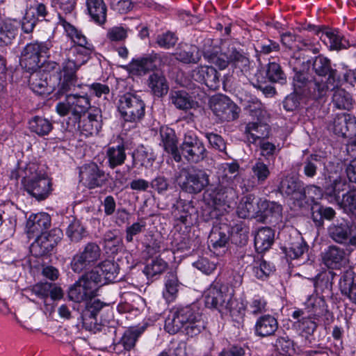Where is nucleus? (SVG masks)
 <instances>
[{"label": "nucleus", "mask_w": 356, "mask_h": 356, "mask_svg": "<svg viewBox=\"0 0 356 356\" xmlns=\"http://www.w3.org/2000/svg\"><path fill=\"white\" fill-rule=\"evenodd\" d=\"M273 271V266L262 259L254 260L252 267L254 275L261 280H264Z\"/></svg>", "instance_id": "nucleus-56"}, {"label": "nucleus", "mask_w": 356, "mask_h": 356, "mask_svg": "<svg viewBox=\"0 0 356 356\" xmlns=\"http://www.w3.org/2000/svg\"><path fill=\"white\" fill-rule=\"evenodd\" d=\"M104 280L107 282H115L119 274L118 265L113 261L106 260L99 265Z\"/></svg>", "instance_id": "nucleus-49"}, {"label": "nucleus", "mask_w": 356, "mask_h": 356, "mask_svg": "<svg viewBox=\"0 0 356 356\" xmlns=\"http://www.w3.org/2000/svg\"><path fill=\"white\" fill-rule=\"evenodd\" d=\"M51 47L50 40L26 44L21 54L20 65L28 71H35L40 67L41 58L49 57Z\"/></svg>", "instance_id": "nucleus-10"}, {"label": "nucleus", "mask_w": 356, "mask_h": 356, "mask_svg": "<svg viewBox=\"0 0 356 356\" xmlns=\"http://www.w3.org/2000/svg\"><path fill=\"white\" fill-rule=\"evenodd\" d=\"M203 56L208 62L215 64L220 69H225L230 63L225 51L218 54L216 51L205 50Z\"/></svg>", "instance_id": "nucleus-55"}, {"label": "nucleus", "mask_w": 356, "mask_h": 356, "mask_svg": "<svg viewBox=\"0 0 356 356\" xmlns=\"http://www.w3.org/2000/svg\"><path fill=\"white\" fill-rule=\"evenodd\" d=\"M177 36L170 31L159 34L156 38V43L161 48L170 49L173 47L177 42Z\"/></svg>", "instance_id": "nucleus-63"}, {"label": "nucleus", "mask_w": 356, "mask_h": 356, "mask_svg": "<svg viewBox=\"0 0 356 356\" xmlns=\"http://www.w3.org/2000/svg\"><path fill=\"white\" fill-rule=\"evenodd\" d=\"M88 14L92 21L99 25L106 21L107 7L104 0H86Z\"/></svg>", "instance_id": "nucleus-27"}, {"label": "nucleus", "mask_w": 356, "mask_h": 356, "mask_svg": "<svg viewBox=\"0 0 356 356\" xmlns=\"http://www.w3.org/2000/svg\"><path fill=\"white\" fill-rule=\"evenodd\" d=\"M22 184L24 190L38 200L46 199L51 191V182L44 174L38 173L35 165L29 166L24 171Z\"/></svg>", "instance_id": "nucleus-7"}, {"label": "nucleus", "mask_w": 356, "mask_h": 356, "mask_svg": "<svg viewBox=\"0 0 356 356\" xmlns=\"http://www.w3.org/2000/svg\"><path fill=\"white\" fill-rule=\"evenodd\" d=\"M252 172L259 184L264 183L270 173L268 165L264 163L261 159H257L252 165Z\"/></svg>", "instance_id": "nucleus-57"}, {"label": "nucleus", "mask_w": 356, "mask_h": 356, "mask_svg": "<svg viewBox=\"0 0 356 356\" xmlns=\"http://www.w3.org/2000/svg\"><path fill=\"white\" fill-rule=\"evenodd\" d=\"M105 305L99 300L87 303L86 310L82 314L83 327L90 332L97 333L102 331V325L97 323V315Z\"/></svg>", "instance_id": "nucleus-18"}, {"label": "nucleus", "mask_w": 356, "mask_h": 356, "mask_svg": "<svg viewBox=\"0 0 356 356\" xmlns=\"http://www.w3.org/2000/svg\"><path fill=\"white\" fill-rule=\"evenodd\" d=\"M145 326L139 327H131L126 330L121 338L120 343L122 344L125 350H129L132 349L136 344V341L144 332Z\"/></svg>", "instance_id": "nucleus-46"}, {"label": "nucleus", "mask_w": 356, "mask_h": 356, "mask_svg": "<svg viewBox=\"0 0 356 356\" xmlns=\"http://www.w3.org/2000/svg\"><path fill=\"white\" fill-rule=\"evenodd\" d=\"M80 181L89 188L101 186L104 180V172L97 164L91 163L84 165L79 170Z\"/></svg>", "instance_id": "nucleus-19"}, {"label": "nucleus", "mask_w": 356, "mask_h": 356, "mask_svg": "<svg viewBox=\"0 0 356 356\" xmlns=\"http://www.w3.org/2000/svg\"><path fill=\"white\" fill-rule=\"evenodd\" d=\"M66 234L70 241L78 242L86 236V231L80 220L73 218L66 229Z\"/></svg>", "instance_id": "nucleus-48"}, {"label": "nucleus", "mask_w": 356, "mask_h": 356, "mask_svg": "<svg viewBox=\"0 0 356 356\" xmlns=\"http://www.w3.org/2000/svg\"><path fill=\"white\" fill-rule=\"evenodd\" d=\"M175 58L184 63H197L201 58L198 48L189 44H181L175 54Z\"/></svg>", "instance_id": "nucleus-31"}, {"label": "nucleus", "mask_w": 356, "mask_h": 356, "mask_svg": "<svg viewBox=\"0 0 356 356\" xmlns=\"http://www.w3.org/2000/svg\"><path fill=\"white\" fill-rule=\"evenodd\" d=\"M306 309H296L291 316L297 320L296 325L301 331L302 335L311 336L317 327L316 320L325 315L327 306L324 299L321 297L311 296L305 302Z\"/></svg>", "instance_id": "nucleus-4"}, {"label": "nucleus", "mask_w": 356, "mask_h": 356, "mask_svg": "<svg viewBox=\"0 0 356 356\" xmlns=\"http://www.w3.org/2000/svg\"><path fill=\"white\" fill-rule=\"evenodd\" d=\"M322 262L330 269H341L345 267L348 259L343 249L332 245L322 253Z\"/></svg>", "instance_id": "nucleus-20"}, {"label": "nucleus", "mask_w": 356, "mask_h": 356, "mask_svg": "<svg viewBox=\"0 0 356 356\" xmlns=\"http://www.w3.org/2000/svg\"><path fill=\"white\" fill-rule=\"evenodd\" d=\"M18 33V22L6 20L0 23V41L3 44H10Z\"/></svg>", "instance_id": "nucleus-39"}, {"label": "nucleus", "mask_w": 356, "mask_h": 356, "mask_svg": "<svg viewBox=\"0 0 356 356\" xmlns=\"http://www.w3.org/2000/svg\"><path fill=\"white\" fill-rule=\"evenodd\" d=\"M319 161L316 155H311L307 157L302 163L304 175L308 178H314L317 173V164Z\"/></svg>", "instance_id": "nucleus-61"}, {"label": "nucleus", "mask_w": 356, "mask_h": 356, "mask_svg": "<svg viewBox=\"0 0 356 356\" xmlns=\"http://www.w3.org/2000/svg\"><path fill=\"white\" fill-rule=\"evenodd\" d=\"M220 312L222 315H229L232 319L237 323H241L243 321L245 311V305L241 301H239L233 298V294L231 296V300H228Z\"/></svg>", "instance_id": "nucleus-28"}, {"label": "nucleus", "mask_w": 356, "mask_h": 356, "mask_svg": "<svg viewBox=\"0 0 356 356\" xmlns=\"http://www.w3.org/2000/svg\"><path fill=\"white\" fill-rule=\"evenodd\" d=\"M336 215L335 211L330 207L319 206L316 209H312V218L318 225L323 223V220H331Z\"/></svg>", "instance_id": "nucleus-52"}, {"label": "nucleus", "mask_w": 356, "mask_h": 356, "mask_svg": "<svg viewBox=\"0 0 356 356\" xmlns=\"http://www.w3.org/2000/svg\"><path fill=\"white\" fill-rule=\"evenodd\" d=\"M308 245L303 238L298 235L291 239L288 247L284 250L286 255L291 259H298L308 250Z\"/></svg>", "instance_id": "nucleus-37"}, {"label": "nucleus", "mask_w": 356, "mask_h": 356, "mask_svg": "<svg viewBox=\"0 0 356 356\" xmlns=\"http://www.w3.org/2000/svg\"><path fill=\"white\" fill-rule=\"evenodd\" d=\"M229 240V227L224 225L222 226H215L211 229L208 238L209 247L214 252L222 249V252L228 244Z\"/></svg>", "instance_id": "nucleus-22"}, {"label": "nucleus", "mask_w": 356, "mask_h": 356, "mask_svg": "<svg viewBox=\"0 0 356 356\" xmlns=\"http://www.w3.org/2000/svg\"><path fill=\"white\" fill-rule=\"evenodd\" d=\"M118 110L124 121L137 122L145 115V104L140 96L127 92L120 97Z\"/></svg>", "instance_id": "nucleus-9"}, {"label": "nucleus", "mask_w": 356, "mask_h": 356, "mask_svg": "<svg viewBox=\"0 0 356 356\" xmlns=\"http://www.w3.org/2000/svg\"><path fill=\"white\" fill-rule=\"evenodd\" d=\"M106 157L108 165L111 168L122 165L127 157L124 147L117 145L108 147L106 151Z\"/></svg>", "instance_id": "nucleus-41"}, {"label": "nucleus", "mask_w": 356, "mask_h": 356, "mask_svg": "<svg viewBox=\"0 0 356 356\" xmlns=\"http://www.w3.org/2000/svg\"><path fill=\"white\" fill-rule=\"evenodd\" d=\"M102 283V277L98 271L92 270L81 275L71 286L68 291L69 298L76 302H87L98 296Z\"/></svg>", "instance_id": "nucleus-5"}, {"label": "nucleus", "mask_w": 356, "mask_h": 356, "mask_svg": "<svg viewBox=\"0 0 356 356\" xmlns=\"http://www.w3.org/2000/svg\"><path fill=\"white\" fill-rule=\"evenodd\" d=\"M127 38V30L122 26H113L108 29L106 38L110 42H122Z\"/></svg>", "instance_id": "nucleus-64"}, {"label": "nucleus", "mask_w": 356, "mask_h": 356, "mask_svg": "<svg viewBox=\"0 0 356 356\" xmlns=\"http://www.w3.org/2000/svg\"><path fill=\"white\" fill-rule=\"evenodd\" d=\"M101 255L99 246L96 243L90 242L81 252L73 257L70 263L71 268L74 273H79L93 266L99 260Z\"/></svg>", "instance_id": "nucleus-11"}, {"label": "nucleus", "mask_w": 356, "mask_h": 356, "mask_svg": "<svg viewBox=\"0 0 356 356\" xmlns=\"http://www.w3.org/2000/svg\"><path fill=\"white\" fill-rule=\"evenodd\" d=\"M238 170L239 165L236 163H225L218 167V184L212 189L216 204H226L230 207L235 202L237 194L232 184L238 179Z\"/></svg>", "instance_id": "nucleus-3"}, {"label": "nucleus", "mask_w": 356, "mask_h": 356, "mask_svg": "<svg viewBox=\"0 0 356 356\" xmlns=\"http://www.w3.org/2000/svg\"><path fill=\"white\" fill-rule=\"evenodd\" d=\"M50 291L51 283L41 282L33 285L30 289H28L26 292L30 293L31 295H35L36 297L44 300V302L46 304V300L49 296Z\"/></svg>", "instance_id": "nucleus-60"}, {"label": "nucleus", "mask_w": 356, "mask_h": 356, "mask_svg": "<svg viewBox=\"0 0 356 356\" xmlns=\"http://www.w3.org/2000/svg\"><path fill=\"white\" fill-rule=\"evenodd\" d=\"M275 347L280 354L292 355L295 353L294 343L289 337H280L275 341Z\"/></svg>", "instance_id": "nucleus-59"}, {"label": "nucleus", "mask_w": 356, "mask_h": 356, "mask_svg": "<svg viewBox=\"0 0 356 356\" xmlns=\"http://www.w3.org/2000/svg\"><path fill=\"white\" fill-rule=\"evenodd\" d=\"M181 156L188 162L198 163L206 157L207 150L203 143L193 134H185L180 146Z\"/></svg>", "instance_id": "nucleus-14"}, {"label": "nucleus", "mask_w": 356, "mask_h": 356, "mask_svg": "<svg viewBox=\"0 0 356 356\" xmlns=\"http://www.w3.org/2000/svg\"><path fill=\"white\" fill-rule=\"evenodd\" d=\"M157 58V55L152 53L133 59L129 65L124 67V68L129 71L132 74L140 76L143 75L156 67V61Z\"/></svg>", "instance_id": "nucleus-21"}, {"label": "nucleus", "mask_w": 356, "mask_h": 356, "mask_svg": "<svg viewBox=\"0 0 356 356\" xmlns=\"http://www.w3.org/2000/svg\"><path fill=\"white\" fill-rule=\"evenodd\" d=\"M266 125L257 122H250L245 127L247 139L252 143H255L258 140L265 138L268 135Z\"/></svg>", "instance_id": "nucleus-44"}, {"label": "nucleus", "mask_w": 356, "mask_h": 356, "mask_svg": "<svg viewBox=\"0 0 356 356\" xmlns=\"http://www.w3.org/2000/svg\"><path fill=\"white\" fill-rule=\"evenodd\" d=\"M170 99L171 103L180 110L187 111L197 106V103L193 101L186 92L183 90L172 91Z\"/></svg>", "instance_id": "nucleus-34"}, {"label": "nucleus", "mask_w": 356, "mask_h": 356, "mask_svg": "<svg viewBox=\"0 0 356 356\" xmlns=\"http://www.w3.org/2000/svg\"><path fill=\"white\" fill-rule=\"evenodd\" d=\"M160 134L165 150L172 154L175 161L179 162L181 154L177 147V139L174 131L169 128H162Z\"/></svg>", "instance_id": "nucleus-30"}, {"label": "nucleus", "mask_w": 356, "mask_h": 356, "mask_svg": "<svg viewBox=\"0 0 356 356\" xmlns=\"http://www.w3.org/2000/svg\"><path fill=\"white\" fill-rule=\"evenodd\" d=\"M279 190L282 195L289 197L298 207L307 204L305 188L302 181L287 176L281 181Z\"/></svg>", "instance_id": "nucleus-12"}, {"label": "nucleus", "mask_w": 356, "mask_h": 356, "mask_svg": "<svg viewBox=\"0 0 356 356\" xmlns=\"http://www.w3.org/2000/svg\"><path fill=\"white\" fill-rule=\"evenodd\" d=\"M330 236L337 243H343L348 241L351 230L347 222L332 224L328 228Z\"/></svg>", "instance_id": "nucleus-38"}, {"label": "nucleus", "mask_w": 356, "mask_h": 356, "mask_svg": "<svg viewBox=\"0 0 356 356\" xmlns=\"http://www.w3.org/2000/svg\"><path fill=\"white\" fill-rule=\"evenodd\" d=\"M167 268V264L160 258H156L148 264L144 268L143 273L148 277H153L162 273Z\"/></svg>", "instance_id": "nucleus-58"}, {"label": "nucleus", "mask_w": 356, "mask_h": 356, "mask_svg": "<svg viewBox=\"0 0 356 356\" xmlns=\"http://www.w3.org/2000/svg\"><path fill=\"white\" fill-rule=\"evenodd\" d=\"M56 241L50 234L43 233L36 238L31 246V252L36 257L42 256L53 250Z\"/></svg>", "instance_id": "nucleus-29"}, {"label": "nucleus", "mask_w": 356, "mask_h": 356, "mask_svg": "<svg viewBox=\"0 0 356 356\" xmlns=\"http://www.w3.org/2000/svg\"><path fill=\"white\" fill-rule=\"evenodd\" d=\"M338 81L330 83L329 80L323 78H315L309 81L308 94L311 98L318 100L327 95L330 90H334L337 86Z\"/></svg>", "instance_id": "nucleus-26"}, {"label": "nucleus", "mask_w": 356, "mask_h": 356, "mask_svg": "<svg viewBox=\"0 0 356 356\" xmlns=\"http://www.w3.org/2000/svg\"><path fill=\"white\" fill-rule=\"evenodd\" d=\"M29 85L31 90L39 95L49 93L51 90V87L48 86L47 77L43 78L41 72H35L31 75Z\"/></svg>", "instance_id": "nucleus-43"}, {"label": "nucleus", "mask_w": 356, "mask_h": 356, "mask_svg": "<svg viewBox=\"0 0 356 356\" xmlns=\"http://www.w3.org/2000/svg\"><path fill=\"white\" fill-rule=\"evenodd\" d=\"M321 38L323 41L330 44L332 49H341L346 48V40L335 31H326L322 33Z\"/></svg>", "instance_id": "nucleus-50"}, {"label": "nucleus", "mask_w": 356, "mask_h": 356, "mask_svg": "<svg viewBox=\"0 0 356 356\" xmlns=\"http://www.w3.org/2000/svg\"><path fill=\"white\" fill-rule=\"evenodd\" d=\"M29 127L32 133L40 137H44L51 131L53 124L47 118L35 116L29 120Z\"/></svg>", "instance_id": "nucleus-36"}, {"label": "nucleus", "mask_w": 356, "mask_h": 356, "mask_svg": "<svg viewBox=\"0 0 356 356\" xmlns=\"http://www.w3.org/2000/svg\"><path fill=\"white\" fill-rule=\"evenodd\" d=\"M332 103L334 108L347 111L351 110L353 106V99L351 95L342 88L334 90Z\"/></svg>", "instance_id": "nucleus-35"}, {"label": "nucleus", "mask_w": 356, "mask_h": 356, "mask_svg": "<svg viewBox=\"0 0 356 356\" xmlns=\"http://www.w3.org/2000/svg\"><path fill=\"white\" fill-rule=\"evenodd\" d=\"M312 69L318 77L329 80L330 83L338 81L337 70L332 67L330 60L323 55L314 58Z\"/></svg>", "instance_id": "nucleus-23"}, {"label": "nucleus", "mask_w": 356, "mask_h": 356, "mask_svg": "<svg viewBox=\"0 0 356 356\" xmlns=\"http://www.w3.org/2000/svg\"><path fill=\"white\" fill-rule=\"evenodd\" d=\"M148 86L152 93L159 97L165 95L169 90L168 83L161 72H154L148 78Z\"/></svg>", "instance_id": "nucleus-32"}, {"label": "nucleus", "mask_w": 356, "mask_h": 356, "mask_svg": "<svg viewBox=\"0 0 356 356\" xmlns=\"http://www.w3.org/2000/svg\"><path fill=\"white\" fill-rule=\"evenodd\" d=\"M266 76L270 81L284 84L286 81V76L281 66L275 62L270 63L266 70Z\"/></svg>", "instance_id": "nucleus-54"}, {"label": "nucleus", "mask_w": 356, "mask_h": 356, "mask_svg": "<svg viewBox=\"0 0 356 356\" xmlns=\"http://www.w3.org/2000/svg\"><path fill=\"white\" fill-rule=\"evenodd\" d=\"M274 241V232L271 228L262 227L254 236L255 248L259 252L268 250Z\"/></svg>", "instance_id": "nucleus-33"}, {"label": "nucleus", "mask_w": 356, "mask_h": 356, "mask_svg": "<svg viewBox=\"0 0 356 356\" xmlns=\"http://www.w3.org/2000/svg\"><path fill=\"white\" fill-rule=\"evenodd\" d=\"M238 44L232 43L227 45V49H224L230 63L236 65L246 67L250 61L244 54L237 47Z\"/></svg>", "instance_id": "nucleus-42"}, {"label": "nucleus", "mask_w": 356, "mask_h": 356, "mask_svg": "<svg viewBox=\"0 0 356 356\" xmlns=\"http://www.w3.org/2000/svg\"><path fill=\"white\" fill-rule=\"evenodd\" d=\"M191 76L195 81L204 84L211 90H216L220 88L219 74L211 66L201 65L196 67L192 71Z\"/></svg>", "instance_id": "nucleus-17"}, {"label": "nucleus", "mask_w": 356, "mask_h": 356, "mask_svg": "<svg viewBox=\"0 0 356 356\" xmlns=\"http://www.w3.org/2000/svg\"><path fill=\"white\" fill-rule=\"evenodd\" d=\"M232 292L229 289L218 282L213 283L204 291V298L205 305L209 308L217 309L219 312L228 300H231Z\"/></svg>", "instance_id": "nucleus-15"}, {"label": "nucleus", "mask_w": 356, "mask_h": 356, "mask_svg": "<svg viewBox=\"0 0 356 356\" xmlns=\"http://www.w3.org/2000/svg\"><path fill=\"white\" fill-rule=\"evenodd\" d=\"M332 285L330 275L326 273H321L316 277L314 287L317 293H329L331 291Z\"/></svg>", "instance_id": "nucleus-62"}, {"label": "nucleus", "mask_w": 356, "mask_h": 356, "mask_svg": "<svg viewBox=\"0 0 356 356\" xmlns=\"http://www.w3.org/2000/svg\"><path fill=\"white\" fill-rule=\"evenodd\" d=\"M210 107L214 115L221 121H232L238 118L240 108L225 95L214 96L211 99Z\"/></svg>", "instance_id": "nucleus-13"}, {"label": "nucleus", "mask_w": 356, "mask_h": 356, "mask_svg": "<svg viewBox=\"0 0 356 356\" xmlns=\"http://www.w3.org/2000/svg\"><path fill=\"white\" fill-rule=\"evenodd\" d=\"M337 204L344 213L356 217V189L344 193Z\"/></svg>", "instance_id": "nucleus-45"}, {"label": "nucleus", "mask_w": 356, "mask_h": 356, "mask_svg": "<svg viewBox=\"0 0 356 356\" xmlns=\"http://www.w3.org/2000/svg\"><path fill=\"white\" fill-rule=\"evenodd\" d=\"M51 225L50 216L44 212L32 213L29 216L26 227L29 234L38 235L45 233Z\"/></svg>", "instance_id": "nucleus-24"}, {"label": "nucleus", "mask_w": 356, "mask_h": 356, "mask_svg": "<svg viewBox=\"0 0 356 356\" xmlns=\"http://www.w3.org/2000/svg\"><path fill=\"white\" fill-rule=\"evenodd\" d=\"M254 197L248 195L243 197L237 207V213L240 218H245L255 213Z\"/></svg>", "instance_id": "nucleus-51"}, {"label": "nucleus", "mask_w": 356, "mask_h": 356, "mask_svg": "<svg viewBox=\"0 0 356 356\" xmlns=\"http://www.w3.org/2000/svg\"><path fill=\"white\" fill-rule=\"evenodd\" d=\"M209 175L197 168L182 169L175 177V181L185 192L191 194L200 193L209 184Z\"/></svg>", "instance_id": "nucleus-8"}, {"label": "nucleus", "mask_w": 356, "mask_h": 356, "mask_svg": "<svg viewBox=\"0 0 356 356\" xmlns=\"http://www.w3.org/2000/svg\"><path fill=\"white\" fill-rule=\"evenodd\" d=\"M330 128L336 135L350 137L356 134V118L348 113H338Z\"/></svg>", "instance_id": "nucleus-16"}, {"label": "nucleus", "mask_w": 356, "mask_h": 356, "mask_svg": "<svg viewBox=\"0 0 356 356\" xmlns=\"http://www.w3.org/2000/svg\"><path fill=\"white\" fill-rule=\"evenodd\" d=\"M179 286V283L177 276L173 273H169L166 276L165 290L163 292V296L168 302H172L175 300Z\"/></svg>", "instance_id": "nucleus-47"}, {"label": "nucleus", "mask_w": 356, "mask_h": 356, "mask_svg": "<svg viewBox=\"0 0 356 356\" xmlns=\"http://www.w3.org/2000/svg\"><path fill=\"white\" fill-rule=\"evenodd\" d=\"M66 95V98L56 106L57 113L60 116L71 115L76 120L79 119L90 106L87 91L76 89L74 92H69Z\"/></svg>", "instance_id": "nucleus-6"}, {"label": "nucleus", "mask_w": 356, "mask_h": 356, "mask_svg": "<svg viewBox=\"0 0 356 356\" xmlns=\"http://www.w3.org/2000/svg\"><path fill=\"white\" fill-rule=\"evenodd\" d=\"M58 24L63 26L67 36L70 38L74 45L67 54V58L62 64L59 72V81L55 88L56 95L58 97L76 89L86 88L83 84L78 83L76 72L84 65L94 50L82 32L67 22L60 14Z\"/></svg>", "instance_id": "nucleus-1"}, {"label": "nucleus", "mask_w": 356, "mask_h": 356, "mask_svg": "<svg viewBox=\"0 0 356 356\" xmlns=\"http://www.w3.org/2000/svg\"><path fill=\"white\" fill-rule=\"evenodd\" d=\"M347 181L345 179L338 177L333 180L331 184L325 187V193L331 197H334V200L339 202L341 200V192L346 189Z\"/></svg>", "instance_id": "nucleus-53"}, {"label": "nucleus", "mask_w": 356, "mask_h": 356, "mask_svg": "<svg viewBox=\"0 0 356 356\" xmlns=\"http://www.w3.org/2000/svg\"><path fill=\"white\" fill-rule=\"evenodd\" d=\"M204 328L202 312L194 303L172 308L165 321V330L171 334L182 330L188 337H194Z\"/></svg>", "instance_id": "nucleus-2"}, {"label": "nucleus", "mask_w": 356, "mask_h": 356, "mask_svg": "<svg viewBox=\"0 0 356 356\" xmlns=\"http://www.w3.org/2000/svg\"><path fill=\"white\" fill-rule=\"evenodd\" d=\"M79 127L82 135L88 137L97 134L102 127L101 122L98 120L97 115L89 114L87 118H83L80 122Z\"/></svg>", "instance_id": "nucleus-40"}, {"label": "nucleus", "mask_w": 356, "mask_h": 356, "mask_svg": "<svg viewBox=\"0 0 356 356\" xmlns=\"http://www.w3.org/2000/svg\"><path fill=\"white\" fill-rule=\"evenodd\" d=\"M277 320L270 314L259 317L254 325V334L257 337H268L275 334L278 329Z\"/></svg>", "instance_id": "nucleus-25"}]
</instances>
